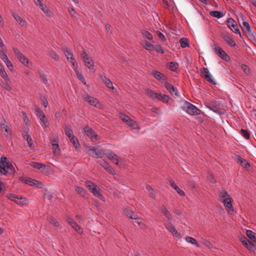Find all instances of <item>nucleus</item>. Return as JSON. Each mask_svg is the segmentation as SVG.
<instances>
[{
  "mask_svg": "<svg viewBox=\"0 0 256 256\" xmlns=\"http://www.w3.org/2000/svg\"><path fill=\"white\" fill-rule=\"evenodd\" d=\"M186 240L188 243L191 244L193 245H196L198 248L200 246V244L197 242L196 239L190 236H187L186 238Z\"/></svg>",
  "mask_w": 256,
  "mask_h": 256,
  "instance_id": "obj_31",
  "label": "nucleus"
},
{
  "mask_svg": "<svg viewBox=\"0 0 256 256\" xmlns=\"http://www.w3.org/2000/svg\"><path fill=\"white\" fill-rule=\"evenodd\" d=\"M210 14L216 18H222L224 16V14L222 12H220L219 11L214 10V11H212L210 12Z\"/></svg>",
  "mask_w": 256,
  "mask_h": 256,
  "instance_id": "obj_40",
  "label": "nucleus"
},
{
  "mask_svg": "<svg viewBox=\"0 0 256 256\" xmlns=\"http://www.w3.org/2000/svg\"><path fill=\"white\" fill-rule=\"evenodd\" d=\"M164 82L166 88L170 94H173V93L175 92V94L176 96L178 95L176 88L172 84L167 82V80Z\"/></svg>",
  "mask_w": 256,
  "mask_h": 256,
  "instance_id": "obj_25",
  "label": "nucleus"
},
{
  "mask_svg": "<svg viewBox=\"0 0 256 256\" xmlns=\"http://www.w3.org/2000/svg\"><path fill=\"white\" fill-rule=\"evenodd\" d=\"M178 64L174 62H170L168 64V68L170 70L174 72L178 70Z\"/></svg>",
  "mask_w": 256,
  "mask_h": 256,
  "instance_id": "obj_39",
  "label": "nucleus"
},
{
  "mask_svg": "<svg viewBox=\"0 0 256 256\" xmlns=\"http://www.w3.org/2000/svg\"><path fill=\"white\" fill-rule=\"evenodd\" d=\"M170 100V98L166 94H160L158 101H161L164 103H168V102Z\"/></svg>",
  "mask_w": 256,
  "mask_h": 256,
  "instance_id": "obj_30",
  "label": "nucleus"
},
{
  "mask_svg": "<svg viewBox=\"0 0 256 256\" xmlns=\"http://www.w3.org/2000/svg\"><path fill=\"white\" fill-rule=\"evenodd\" d=\"M162 214L168 220L172 219V216L170 212L164 206H162L161 208Z\"/></svg>",
  "mask_w": 256,
  "mask_h": 256,
  "instance_id": "obj_34",
  "label": "nucleus"
},
{
  "mask_svg": "<svg viewBox=\"0 0 256 256\" xmlns=\"http://www.w3.org/2000/svg\"><path fill=\"white\" fill-rule=\"evenodd\" d=\"M226 24L228 26L231 30L235 34H238L241 36L240 30L237 26L236 21L234 19L232 18H228L226 21Z\"/></svg>",
  "mask_w": 256,
  "mask_h": 256,
  "instance_id": "obj_13",
  "label": "nucleus"
},
{
  "mask_svg": "<svg viewBox=\"0 0 256 256\" xmlns=\"http://www.w3.org/2000/svg\"><path fill=\"white\" fill-rule=\"evenodd\" d=\"M106 154L110 160L115 162L116 165L119 166H120L122 165L123 162L122 160L114 152L108 151Z\"/></svg>",
  "mask_w": 256,
  "mask_h": 256,
  "instance_id": "obj_12",
  "label": "nucleus"
},
{
  "mask_svg": "<svg viewBox=\"0 0 256 256\" xmlns=\"http://www.w3.org/2000/svg\"><path fill=\"white\" fill-rule=\"evenodd\" d=\"M177 193L180 196H185L184 192L180 189L178 186H176V187L174 188Z\"/></svg>",
  "mask_w": 256,
  "mask_h": 256,
  "instance_id": "obj_55",
  "label": "nucleus"
},
{
  "mask_svg": "<svg viewBox=\"0 0 256 256\" xmlns=\"http://www.w3.org/2000/svg\"><path fill=\"white\" fill-rule=\"evenodd\" d=\"M180 43L181 47L182 48L189 46L188 40L186 38H181L180 40Z\"/></svg>",
  "mask_w": 256,
  "mask_h": 256,
  "instance_id": "obj_42",
  "label": "nucleus"
},
{
  "mask_svg": "<svg viewBox=\"0 0 256 256\" xmlns=\"http://www.w3.org/2000/svg\"><path fill=\"white\" fill-rule=\"evenodd\" d=\"M224 40L228 44L232 47H234L236 46V44L234 40L230 38L228 35L227 34H223L222 36Z\"/></svg>",
  "mask_w": 256,
  "mask_h": 256,
  "instance_id": "obj_23",
  "label": "nucleus"
},
{
  "mask_svg": "<svg viewBox=\"0 0 256 256\" xmlns=\"http://www.w3.org/2000/svg\"><path fill=\"white\" fill-rule=\"evenodd\" d=\"M240 241L242 244L247 248L250 250L254 251L255 249V246L250 242L246 237H242Z\"/></svg>",
  "mask_w": 256,
  "mask_h": 256,
  "instance_id": "obj_17",
  "label": "nucleus"
},
{
  "mask_svg": "<svg viewBox=\"0 0 256 256\" xmlns=\"http://www.w3.org/2000/svg\"><path fill=\"white\" fill-rule=\"evenodd\" d=\"M6 48H0V58L3 61L6 60L8 58L6 54Z\"/></svg>",
  "mask_w": 256,
  "mask_h": 256,
  "instance_id": "obj_44",
  "label": "nucleus"
},
{
  "mask_svg": "<svg viewBox=\"0 0 256 256\" xmlns=\"http://www.w3.org/2000/svg\"><path fill=\"white\" fill-rule=\"evenodd\" d=\"M14 52L18 60L24 66L30 68L32 66V63L30 62L28 58L18 49L14 48Z\"/></svg>",
  "mask_w": 256,
  "mask_h": 256,
  "instance_id": "obj_6",
  "label": "nucleus"
},
{
  "mask_svg": "<svg viewBox=\"0 0 256 256\" xmlns=\"http://www.w3.org/2000/svg\"><path fill=\"white\" fill-rule=\"evenodd\" d=\"M142 46L148 50L152 52L154 50V46L146 40H142Z\"/></svg>",
  "mask_w": 256,
  "mask_h": 256,
  "instance_id": "obj_26",
  "label": "nucleus"
},
{
  "mask_svg": "<svg viewBox=\"0 0 256 256\" xmlns=\"http://www.w3.org/2000/svg\"><path fill=\"white\" fill-rule=\"evenodd\" d=\"M241 68L246 74H248L249 72V68L246 65L244 64H242Z\"/></svg>",
  "mask_w": 256,
  "mask_h": 256,
  "instance_id": "obj_62",
  "label": "nucleus"
},
{
  "mask_svg": "<svg viewBox=\"0 0 256 256\" xmlns=\"http://www.w3.org/2000/svg\"><path fill=\"white\" fill-rule=\"evenodd\" d=\"M26 140L27 143H28V146L30 148H32V138L30 137V136H28V138H27L26 139Z\"/></svg>",
  "mask_w": 256,
  "mask_h": 256,
  "instance_id": "obj_61",
  "label": "nucleus"
},
{
  "mask_svg": "<svg viewBox=\"0 0 256 256\" xmlns=\"http://www.w3.org/2000/svg\"><path fill=\"white\" fill-rule=\"evenodd\" d=\"M52 149L53 150L54 154H58L60 153V150L59 148V145L58 144H53V146H52Z\"/></svg>",
  "mask_w": 256,
  "mask_h": 256,
  "instance_id": "obj_48",
  "label": "nucleus"
},
{
  "mask_svg": "<svg viewBox=\"0 0 256 256\" xmlns=\"http://www.w3.org/2000/svg\"><path fill=\"white\" fill-rule=\"evenodd\" d=\"M38 117L39 118L40 120L42 122L45 127L48 126L47 118H46L44 113H38Z\"/></svg>",
  "mask_w": 256,
  "mask_h": 256,
  "instance_id": "obj_36",
  "label": "nucleus"
},
{
  "mask_svg": "<svg viewBox=\"0 0 256 256\" xmlns=\"http://www.w3.org/2000/svg\"><path fill=\"white\" fill-rule=\"evenodd\" d=\"M30 165L33 168H38V170L42 168H46L45 164H40V163L35 162H32Z\"/></svg>",
  "mask_w": 256,
  "mask_h": 256,
  "instance_id": "obj_47",
  "label": "nucleus"
},
{
  "mask_svg": "<svg viewBox=\"0 0 256 256\" xmlns=\"http://www.w3.org/2000/svg\"><path fill=\"white\" fill-rule=\"evenodd\" d=\"M15 170L13 165L6 157H2L0 162V172L3 174H14Z\"/></svg>",
  "mask_w": 256,
  "mask_h": 256,
  "instance_id": "obj_2",
  "label": "nucleus"
},
{
  "mask_svg": "<svg viewBox=\"0 0 256 256\" xmlns=\"http://www.w3.org/2000/svg\"><path fill=\"white\" fill-rule=\"evenodd\" d=\"M220 200L223 202L226 210L228 212L234 210L232 199L230 195L224 189L222 190L220 192Z\"/></svg>",
  "mask_w": 256,
  "mask_h": 256,
  "instance_id": "obj_3",
  "label": "nucleus"
},
{
  "mask_svg": "<svg viewBox=\"0 0 256 256\" xmlns=\"http://www.w3.org/2000/svg\"><path fill=\"white\" fill-rule=\"evenodd\" d=\"M6 197L9 200L14 202L18 204L23 206L26 204L28 200L26 198L18 197L14 194H8Z\"/></svg>",
  "mask_w": 256,
  "mask_h": 256,
  "instance_id": "obj_10",
  "label": "nucleus"
},
{
  "mask_svg": "<svg viewBox=\"0 0 256 256\" xmlns=\"http://www.w3.org/2000/svg\"><path fill=\"white\" fill-rule=\"evenodd\" d=\"M246 234L248 237L252 242H256V237L255 233L250 230H247L246 232Z\"/></svg>",
  "mask_w": 256,
  "mask_h": 256,
  "instance_id": "obj_32",
  "label": "nucleus"
},
{
  "mask_svg": "<svg viewBox=\"0 0 256 256\" xmlns=\"http://www.w3.org/2000/svg\"><path fill=\"white\" fill-rule=\"evenodd\" d=\"M83 98L90 105L94 106L96 108L100 109L102 106V104L96 98L88 94H84L83 96Z\"/></svg>",
  "mask_w": 256,
  "mask_h": 256,
  "instance_id": "obj_8",
  "label": "nucleus"
},
{
  "mask_svg": "<svg viewBox=\"0 0 256 256\" xmlns=\"http://www.w3.org/2000/svg\"><path fill=\"white\" fill-rule=\"evenodd\" d=\"M135 221L133 222V224H138L139 226H140L141 228L143 227L144 224L142 222V220L137 218L136 220H134Z\"/></svg>",
  "mask_w": 256,
  "mask_h": 256,
  "instance_id": "obj_59",
  "label": "nucleus"
},
{
  "mask_svg": "<svg viewBox=\"0 0 256 256\" xmlns=\"http://www.w3.org/2000/svg\"><path fill=\"white\" fill-rule=\"evenodd\" d=\"M6 64L7 66L11 70L10 68H13V64H12V62L8 60V58L6 59V60H5L4 61Z\"/></svg>",
  "mask_w": 256,
  "mask_h": 256,
  "instance_id": "obj_60",
  "label": "nucleus"
},
{
  "mask_svg": "<svg viewBox=\"0 0 256 256\" xmlns=\"http://www.w3.org/2000/svg\"><path fill=\"white\" fill-rule=\"evenodd\" d=\"M151 74L156 80H161L164 82L167 80L166 76H165L162 73L156 70H152L151 72Z\"/></svg>",
  "mask_w": 256,
  "mask_h": 256,
  "instance_id": "obj_18",
  "label": "nucleus"
},
{
  "mask_svg": "<svg viewBox=\"0 0 256 256\" xmlns=\"http://www.w3.org/2000/svg\"><path fill=\"white\" fill-rule=\"evenodd\" d=\"M155 48L158 52L160 53V54L164 53V50L163 48L160 45H159V44L156 45Z\"/></svg>",
  "mask_w": 256,
  "mask_h": 256,
  "instance_id": "obj_58",
  "label": "nucleus"
},
{
  "mask_svg": "<svg viewBox=\"0 0 256 256\" xmlns=\"http://www.w3.org/2000/svg\"><path fill=\"white\" fill-rule=\"evenodd\" d=\"M120 116L124 122H128V116L124 113H120Z\"/></svg>",
  "mask_w": 256,
  "mask_h": 256,
  "instance_id": "obj_64",
  "label": "nucleus"
},
{
  "mask_svg": "<svg viewBox=\"0 0 256 256\" xmlns=\"http://www.w3.org/2000/svg\"><path fill=\"white\" fill-rule=\"evenodd\" d=\"M50 55L55 60H59V56L55 52H54V51L50 52Z\"/></svg>",
  "mask_w": 256,
  "mask_h": 256,
  "instance_id": "obj_56",
  "label": "nucleus"
},
{
  "mask_svg": "<svg viewBox=\"0 0 256 256\" xmlns=\"http://www.w3.org/2000/svg\"><path fill=\"white\" fill-rule=\"evenodd\" d=\"M0 126L1 129L2 130H4V132L7 133V134L10 132V130L9 127L7 124V122L5 120L4 118H2L0 119Z\"/></svg>",
  "mask_w": 256,
  "mask_h": 256,
  "instance_id": "obj_24",
  "label": "nucleus"
},
{
  "mask_svg": "<svg viewBox=\"0 0 256 256\" xmlns=\"http://www.w3.org/2000/svg\"><path fill=\"white\" fill-rule=\"evenodd\" d=\"M85 186L91 192L92 190V187L96 186V184L90 180H86L85 182Z\"/></svg>",
  "mask_w": 256,
  "mask_h": 256,
  "instance_id": "obj_49",
  "label": "nucleus"
},
{
  "mask_svg": "<svg viewBox=\"0 0 256 256\" xmlns=\"http://www.w3.org/2000/svg\"><path fill=\"white\" fill-rule=\"evenodd\" d=\"M240 133L246 139L250 138V134L247 130L241 129L240 130Z\"/></svg>",
  "mask_w": 256,
  "mask_h": 256,
  "instance_id": "obj_51",
  "label": "nucleus"
},
{
  "mask_svg": "<svg viewBox=\"0 0 256 256\" xmlns=\"http://www.w3.org/2000/svg\"><path fill=\"white\" fill-rule=\"evenodd\" d=\"M238 21L242 24V28L248 36L252 40H256L254 34L252 32L250 25L246 20V17L242 14H240L238 18Z\"/></svg>",
  "mask_w": 256,
  "mask_h": 256,
  "instance_id": "obj_4",
  "label": "nucleus"
},
{
  "mask_svg": "<svg viewBox=\"0 0 256 256\" xmlns=\"http://www.w3.org/2000/svg\"><path fill=\"white\" fill-rule=\"evenodd\" d=\"M2 78L4 80V82L2 84V87L7 90H10L12 89L10 86L12 82L8 76H6V78L4 77H2Z\"/></svg>",
  "mask_w": 256,
  "mask_h": 256,
  "instance_id": "obj_22",
  "label": "nucleus"
},
{
  "mask_svg": "<svg viewBox=\"0 0 256 256\" xmlns=\"http://www.w3.org/2000/svg\"><path fill=\"white\" fill-rule=\"evenodd\" d=\"M75 190L79 194L81 195L84 198L86 197V190L82 188L77 186L75 188Z\"/></svg>",
  "mask_w": 256,
  "mask_h": 256,
  "instance_id": "obj_41",
  "label": "nucleus"
},
{
  "mask_svg": "<svg viewBox=\"0 0 256 256\" xmlns=\"http://www.w3.org/2000/svg\"><path fill=\"white\" fill-rule=\"evenodd\" d=\"M70 226L78 234H82L81 228L75 222Z\"/></svg>",
  "mask_w": 256,
  "mask_h": 256,
  "instance_id": "obj_43",
  "label": "nucleus"
},
{
  "mask_svg": "<svg viewBox=\"0 0 256 256\" xmlns=\"http://www.w3.org/2000/svg\"><path fill=\"white\" fill-rule=\"evenodd\" d=\"M86 152L93 158H102L104 154V152L102 150H98L97 148L93 147L92 148H87Z\"/></svg>",
  "mask_w": 256,
  "mask_h": 256,
  "instance_id": "obj_7",
  "label": "nucleus"
},
{
  "mask_svg": "<svg viewBox=\"0 0 256 256\" xmlns=\"http://www.w3.org/2000/svg\"><path fill=\"white\" fill-rule=\"evenodd\" d=\"M182 108L186 112H196L199 110L192 104L184 101L182 104Z\"/></svg>",
  "mask_w": 256,
  "mask_h": 256,
  "instance_id": "obj_14",
  "label": "nucleus"
},
{
  "mask_svg": "<svg viewBox=\"0 0 256 256\" xmlns=\"http://www.w3.org/2000/svg\"><path fill=\"white\" fill-rule=\"evenodd\" d=\"M62 51L64 53L67 60L72 64V66L74 67V70L78 79L84 84H86L84 77L82 74L81 70L78 68V65L75 58L74 57V55L72 52L70 50L66 48H62Z\"/></svg>",
  "mask_w": 256,
  "mask_h": 256,
  "instance_id": "obj_1",
  "label": "nucleus"
},
{
  "mask_svg": "<svg viewBox=\"0 0 256 256\" xmlns=\"http://www.w3.org/2000/svg\"><path fill=\"white\" fill-rule=\"evenodd\" d=\"M129 126H130L132 129H139L140 127L138 124L134 121L129 120Z\"/></svg>",
  "mask_w": 256,
  "mask_h": 256,
  "instance_id": "obj_50",
  "label": "nucleus"
},
{
  "mask_svg": "<svg viewBox=\"0 0 256 256\" xmlns=\"http://www.w3.org/2000/svg\"><path fill=\"white\" fill-rule=\"evenodd\" d=\"M84 132L88 136L93 142H95L100 138V136L96 134L94 130L89 126H86L84 128Z\"/></svg>",
  "mask_w": 256,
  "mask_h": 256,
  "instance_id": "obj_9",
  "label": "nucleus"
},
{
  "mask_svg": "<svg viewBox=\"0 0 256 256\" xmlns=\"http://www.w3.org/2000/svg\"><path fill=\"white\" fill-rule=\"evenodd\" d=\"M210 73V72L206 68H203L201 70V75L204 78L206 76H208V75Z\"/></svg>",
  "mask_w": 256,
  "mask_h": 256,
  "instance_id": "obj_53",
  "label": "nucleus"
},
{
  "mask_svg": "<svg viewBox=\"0 0 256 256\" xmlns=\"http://www.w3.org/2000/svg\"><path fill=\"white\" fill-rule=\"evenodd\" d=\"M101 79L108 88L113 90L114 94H116L117 91L115 90L114 87L113 86L112 82L109 78L105 76H102Z\"/></svg>",
  "mask_w": 256,
  "mask_h": 256,
  "instance_id": "obj_16",
  "label": "nucleus"
},
{
  "mask_svg": "<svg viewBox=\"0 0 256 256\" xmlns=\"http://www.w3.org/2000/svg\"><path fill=\"white\" fill-rule=\"evenodd\" d=\"M214 51L222 60L226 62L230 60V56L227 54L226 52L214 44L212 46Z\"/></svg>",
  "mask_w": 256,
  "mask_h": 256,
  "instance_id": "obj_11",
  "label": "nucleus"
},
{
  "mask_svg": "<svg viewBox=\"0 0 256 256\" xmlns=\"http://www.w3.org/2000/svg\"><path fill=\"white\" fill-rule=\"evenodd\" d=\"M146 189L148 192V195L149 196L152 198L154 199L156 197V192L154 190V189L149 185H146Z\"/></svg>",
  "mask_w": 256,
  "mask_h": 256,
  "instance_id": "obj_28",
  "label": "nucleus"
},
{
  "mask_svg": "<svg viewBox=\"0 0 256 256\" xmlns=\"http://www.w3.org/2000/svg\"><path fill=\"white\" fill-rule=\"evenodd\" d=\"M166 228L172 234L173 236L177 238H180V234L178 232L174 225L168 222L166 225Z\"/></svg>",
  "mask_w": 256,
  "mask_h": 256,
  "instance_id": "obj_15",
  "label": "nucleus"
},
{
  "mask_svg": "<svg viewBox=\"0 0 256 256\" xmlns=\"http://www.w3.org/2000/svg\"><path fill=\"white\" fill-rule=\"evenodd\" d=\"M70 142L74 144V146L76 148H78L80 144L77 138L74 136H72V137L69 138Z\"/></svg>",
  "mask_w": 256,
  "mask_h": 256,
  "instance_id": "obj_37",
  "label": "nucleus"
},
{
  "mask_svg": "<svg viewBox=\"0 0 256 256\" xmlns=\"http://www.w3.org/2000/svg\"><path fill=\"white\" fill-rule=\"evenodd\" d=\"M146 94L152 100L158 101L160 93L156 92L150 89L146 90Z\"/></svg>",
  "mask_w": 256,
  "mask_h": 256,
  "instance_id": "obj_19",
  "label": "nucleus"
},
{
  "mask_svg": "<svg viewBox=\"0 0 256 256\" xmlns=\"http://www.w3.org/2000/svg\"><path fill=\"white\" fill-rule=\"evenodd\" d=\"M20 180L22 182H24L26 184L30 186H36L38 184V182L36 180H32L30 178H28L25 177H20Z\"/></svg>",
  "mask_w": 256,
  "mask_h": 256,
  "instance_id": "obj_21",
  "label": "nucleus"
},
{
  "mask_svg": "<svg viewBox=\"0 0 256 256\" xmlns=\"http://www.w3.org/2000/svg\"><path fill=\"white\" fill-rule=\"evenodd\" d=\"M41 100L42 102V104L44 107H46L48 104V102L46 98L44 96L41 97Z\"/></svg>",
  "mask_w": 256,
  "mask_h": 256,
  "instance_id": "obj_63",
  "label": "nucleus"
},
{
  "mask_svg": "<svg viewBox=\"0 0 256 256\" xmlns=\"http://www.w3.org/2000/svg\"><path fill=\"white\" fill-rule=\"evenodd\" d=\"M202 244H204L205 246L208 247L210 250H214V248L213 246L209 241L204 239L202 240Z\"/></svg>",
  "mask_w": 256,
  "mask_h": 256,
  "instance_id": "obj_45",
  "label": "nucleus"
},
{
  "mask_svg": "<svg viewBox=\"0 0 256 256\" xmlns=\"http://www.w3.org/2000/svg\"><path fill=\"white\" fill-rule=\"evenodd\" d=\"M204 78L210 83L212 84H216V82L214 80V79L213 78L212 75L210 73L208 75V76H206Z\"/></svg>",
  "mask_w": 256,
  "mask_h": 256,
  "instance_id": "obj_46",
  "label": "nucleus"
},
{
  "mask_svg": "<svg viewBox=\"0 0 256 256\" xmlns=\"http://www.w3.org/2000/svg\"><path fill=\"white\" fill-rule=\"evenodd\" d=\"M142 34H143V36L146 38L150 40H151L152 39V34L148 32V31H146V30H143L142 32Z\"/></svg>",
  "mask_w": 256,
  "mask_h": 256,
  "instance_id": "obj_52",
  "label": "nucleus"
},
{
  "mask_svg": "<svg viewBox=\"0 0 256 256\" xmlns=\"http://www.w3.org/2000/svg\"><path fill=\"white\" fill-rule=\"evenodd\" d=\"M157 35L159 38L162 41L164 42L166 40V37L164 35V34L160 31L157 32Z\"/></svg>",
  "mask_w": 256,
  "mask_h": 256,
  "instance_id": "obj_57",
  "label": "nucleus"
},
{
  "mask_svg": "<svg viewBox=\"0 0 256 256\" xmlns=\"http://www.w3.org/2000/svg\"><path fill=\"white\" fill-rule=\"evenodd\" d=\"M64 132L68 138L72 137L73 134V131L70 126H66L64 128Z\"/></svg>",
  "mask_w": 256,
  "mask_h": 256,
  "instance_id": "obj_35",
  "label": "nucleus"
},
{
  "mask_svg": "<svg viewBox=\"0 0 256 256\" xmlns=\"http://www.w3.org/2000/svg\"><path fill=\"white\" fill-rule=\"evenodd\" d=\"M38 7L47 16L49 17L52 16V14L50 10L44 4H41Z\"/></svg>",
  "mask_w": 256,
  "mask_h": 256,
  "instance_id": "obj_27",
  "label": "nucleus"
},
{
  "mask_svg": "<svg viewBox=\"0 0 256 256\" xmlns=\"http://www.w3.org/2000/svg\"><path fill=\"white\" fill-rule=\"evenodd\" d=\"M13 16L20 26L24 28L26 27V22L20 16L17 14L14 13L13 14Z\"/></svg>",
  "mask_w": 256,
  "mask_h": 256,
  "instance_id": "obj_20",
  "label": "nucleus"
},
{
  "mask_svg": "<svg viewBox=\"0 0 256 256\" xmlns=\"http://www.w3.org/2000/svg\"><path fill=\"white\" fill-rule=\"evenodd\" d=\"M48 221L52 226L56 227L60 226V223L58 222L53 216H51L48 218Z\"/></svg>",
  "mask_w": 256,
  "mask_h": 256,
  "instance_id": "obj_38",
  "label": "nucleus"
},
{
  "mask_svg": "<svg viewBox=\"0 0 256 256\" xmlns=\"http://www.w3.org/2000/svg\"><path fill=\"white\" fill-rule=\"evenodd\" d=\"M52 146L58 144L59 138L58 136H52L50 139Z\"/></svg>",
  "mask_w": 256,
  "mask_h": 256,
  "instance_id": "obj_54",
  "label": "nucleus"
},
{
  "mask_svg": "<svg viewBox=\"0 0 256 256\" xmlns=\"http://www.w3.org/2000/svg\"><path fill=\"white\" fill-rule=\"evenodd\" d=\"M81 56L83 61L84 62L86 66L90 70V72H95V70L94 69V62L91 56L84 50L81 54Z\"/></svg>",
  "mask_w": 256,
  "mask_h": 256,
  "instance_id": "obj_5",
  "label": "nucleus"
},
{
  "mask_svg": "<svg viewBox=\"0 0 256 256\" xmlns=\"http://www.w3.org/2000/svg\"><path fill=\"white\" fill-rule=\"evenodd\" d=\"M91 192L94 196L100 199H102V198H103L102 194L100 192V190L97 188L96 185L92 187V190Z\"/></svg>",
  "mask_w": 256,
  "mask_h": 256,
  "instance_id": "obj_29",
  "label": "nucleus"
},
{
  "mask_svg": "<svg viewBox=\"0 0 256 256\" xmlns=\"http://www.w3.org/2000/svg\"><path fill=\"white\" fill-rule=\"evenodd\" d=\"M237 160L238 162L240 163V164L245 168H248L250 166V164L244 158L239 156Z\"/></svg>",
  "mask_w": 256,
  "mask_h": 256,
  "instance_id": "obj_33",
  "label": "nucleus"
}]
</instances>
